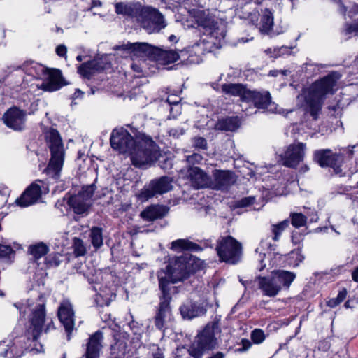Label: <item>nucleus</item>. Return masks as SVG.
Returning <instances> with one entry per match:
<instances>
[{
    "instance_id": "nucleus-41",
    "label": "nucleus",
    "mask_w": 358,
    "mask_h": 358,
    "mask_svg": "<svg viewBox=\"0 0 358 358\" xmlns=\"http://www.w3.org/2000/svg\"><path fill=\"white\" fill-rule=\"evenodd\" d=\"M251 339L255 343H261L265 339V335L262 330L256 329L251 334Z\"/></svg>"
},
{
    "instance_id": "nucleus-2",
    "label": "nucleus",
    "mask_w": 358,
    "mask_h": 358,
    "mask_svg": "<svg viewBox=\"0 0 358 358\" xmlns=\"http://www.w3.org/2000/svg\"><path fill=\"white\" fill-rule=\"evenodd\" d=\"M166 269V272L161 270L157 273L162 296L160 297L159 308L154 317L155 327L163 331L173 319L170 308L171 296L169 286L170 283H176L186 279L189 272L187 258L182 256L177 257L173 265L167 266Z\"/></svg>"
},
{
    "instance_id": "nucleus-46",
    "label": "nucleus",
    "mask_w": 358,
    "mask_h": 358,
    "mask_svg": "<svg viewBox=\"0 0 358 358\" xmlns=\"http://www.w3.org/2000/svg\"><path fill=\"white\" fill-rule=\"evenodd\" d=\"M356 64L358 66V57L355 60ZM346 92L355 94L353 98H358V83H352L345 90Z\"/></svg>"
},
{
    "instance_id": "nucleus-51",
    "label": "nucleus",
    "mask_w": 358,
    "mask_h": 358,
    "mask_svg": "<svg viewBox=\"0 0 358 358\" xmlns=\"http://www.w3.org/2000/svg\"><path fill=\"white\" fill-rule=\"evenodd\" d=\"M255 201V197H254V196L245 197V198L242 199L239 201V205L241 207H245V206H248L250 204L254 203Z\"/></svg>"
},
{
    "instance_id": "nucleus-64",
    "label": "nucleus",
    "mask_w": 358,
    "mask_h": 358,
    "mask_svg": "<svg viewBox=\"0 0 358 358\" xmlns=\"http://www.w3.org/2000/svg\"><path fill=\"white\" fill-rule=\"evenodd\" d=\"M76 59L79 62L82 61V56L81 55H78L76 57Z\"/></svg>"
},
{
    "instance_id": "nucleus-3",
    "label": "nucleus",
    "mask_w": 358,
    "mask_h": 358,
    "mask_svg": "<svg viewBox=\"0 0 358 358\" xmlns=\"http://www.w3.org/2000/svg\"><path fill=\"white\" fill-rule=\"evenodd\" d=\"M198 27L203 32L201 38L191 47H188L181 52L189 53V61L199 63L201 56L206 52L213 51L221 46V41L226 36L225 25L207 16H200L196 20Z\"/></svg>"
},
{
    "instance_id": "nucleus-1",
    "label": "nucleus",
    "mask_w": 358,
    "mask_h": 358,
    "mask_svg": "<svg viewBox=\"0 0 358 358\" xmlns=\"http://www.w3.org/2000/svg\"><path fill=\"white\" fill-rule=\"evenodd\" d=\"M110 145L120 153L129 154L132 164L139 168L150 165L159 156L158 147L150 136L140 134L134 140L123 128L113 131Z\"/></svg>"
},
{
    "instance_id": "nucleus-29",
    "label": "nucleus",
    "mask_w": 358,
    "mask_h": 358,
    "mask_svg": "<svg viewBox=\"0 0 358 358\" xmlns=\"http://www.w3.org/2000/svg\"><path fill=\"white\" fill-rule=\"evenodd\" d=\"M271 274L275 278L277 285H280V289L282 287L289 288L296 278V275L294 273L283 270L274 271Z\"/></svg>"
},
{
    "instance_id": "nucleus-5",
    "label": "nucleus",
    "mask_w": 358,
    "mask_h": 358,
    "mask_svg": "<svg viewBox=\"0 0 358 358\" xmlns=\"http://www.w3.org/2000/svg\"><path fill=\"white\" fill-rule=\"evenodd\" d=\"M27 306L31 311L29 332L33 340H36L43 331L48 332L54 329L53 322L52 319H46L45 301L43 296H38L35 301L29 299Z\"/></svg>"
},
{
    "instance_id": "nucleus-60",
    "label": "nucleus",
    "mask_w": 358,
    "mask_h": 358,
    "mask_svg": "<svg viewBox=\"0 0 358 358\" xmlns=\"http://www.w3.org/2000/svg\"><path fill=\"white\" fill-rule=\"evenodd\" d=\"M309 170V166L306 164L303 165L299 171L301 173H305Z\"/></svg>"
},
{
    "instance_id": "nucleus-4",
    "label": "nucleus",
    "mask_w": 358,
    "mask_h": 358,
    "mask_svg": "<svg viewBox=\"0 0 358 358\" xmlns=\"http://www.w3.org/2000/svg\"><path fill=\"white\" fill-rule=\"evenodd\" d=\"M341 78V74L338 71H331L305 89L298 96V99L304 100L306 113H309L313 120L318 118L324 97L336 90L337 83Z\"/></svg>"
},
{
    "instance_id": "nucleus-17",
    "label": "nucleus",
    "mask_w": 358,
    "mask_h": 358,
    "mask_svg": "<svg viewBox=\"0 0 358 358\" xmlns=\"http://www.w3.org/2000/svg\"><path fill=\"white\" fill-rule=\"evenodd\" d=\"M41 183H42L41 180H36L31 183L20 197L17 199L15 201L17 205L21 207H27L36 203L42 194Z\"/></svg>"
},
{
    "instance_id": "nucleus-59",
    "label": "nucleus",
    "mask_w": 358,
    "mask_h": 358,
    "mask_svg": "<svg viewBox=\"0 0 358 358\" xmlns=\"http://www.w3.org/2000/svg\"><path fill=\"white\" fill-rule=\"evenodd\" d=\"M83 93L79 90V89H76V92H74L72 98L73 99H76L78 97H80Z\"/></svg>"
},
{
    "instance_id": "nucleus-19",
    "label": "nucleus",
    "mask_w": 358,
    "mask_h": 358,
    "mask_svg": "<svg viewBox=\"0 0 358 358\" xmlns=\"http://www.w3.org/2000/svg\"><path fill=\"white\" fill-rule=\"evenodd\" d=\"M245 101L252 103L255 106L259 109H266L271 107L269 110L273 111L272 106L274 103L271 101V96L268 91L250 90L246 94Z\"/></svg>"
},
{
    "instance_id": "nucleus-55",
    "label": "nucleus",
    "mask_w": 358,
    "mask_h": 358,
    "mask_svg": "<svg viewBox=\"0 0 358 358\" xmlns=\"http://www.w3.org/2000/svg\"><path fill=\"white\" fill-rule=\"evenodd\" d=\"M346 294L347 292L345 290L341 291L336 297V299L338 300V302L341 303L346 297Z\"/></svg>"
},
{
    "instance_id": "nucleus-27",
    "label": "nucleus",
    "mask_w": 358,
    "mask_h": 358,
    "mask_svg": "<svg viewBox=\"0 0 358 358\" xmlns=\"http://www.w3.org/2000/svg\"><path fill=\"white\" fill-rule=\"evenodd\" d=\"M168 209L163 206H150L141 213V217L146 221H154L164 217Z\"/></svg>"
},
{
    "instance_id": "nucleus-48",
    "label": "nucleus",
    "mask_w": 358,
    "mask_h": 358,
    "mask_svg": "<svg viewBox=\"0 0 358 358\" xmlns=\"http://www.w3.org/2000/svg\"><path fill=\"white\" fill-rule=\"evenodd\" d=\"M257 259L259 264V266L258 267V269L259 271H262L266 267V263L265 262L266 254L259 252L257 255Z\"/></svg>"
},
{
    "instance_id": "nucleus-40",
    "label": "nucleus",
    "mask_w": 358,
    "mask_h": 358,
    "mask_svg": "<svg viewBox=\"0 0 358 358\" xmlns=\"http://www.w3.org/2000/svg\"><path fill=\"white\" fill-rule=\"evenodd\" d=\"M290 217L292 219V224L296 228L303 227L306 223V217L302 213H292Z\"/></svg>"
},
{
    "instance_id": "nucleus-23",
    "label": "nucleus",
    "mask_w": 358,
    "mask_h": 358,
    "mask_svg": "<svg viewBox=\"0 0 358 358\" xmlns=\"http://www.w3.org/2000/svg\"><path fill=\"white\" fill-rule=\"evenodd\" d=\"M103 333L97 331L88 339L85 352V358H99L101 350L103 348Z\"/></svg>"
},
{
    "instance_id": "nucleus-52",
    "label": "nucleus",
    "mask_w": 358,
    "mask_h": 358,
    "mask_svg": "<svg viewBox=\"0 0 358 358\" xmlns=\"http://www.w3.org/2000/svg\"><path fill=\"white\" fill-rule=\"evenodd\" d=\"M164 355L162 351L159 348H156L154 350L150 355H148L146 358H164Z\"/></svg>"
},
{
    "instance_id": "nucleus-54",
    "label": "nucleus",
    "mask_w": 358,
    "mask_h": 358,
    "mask_svg": "<svg viewBox=\"0 0 358 358\" xmlns=\"http://www.w3.org/2000/svg\"><path fill=\"white\" fill-rule=\"evenodd\" d=\"M339 303H341L340 302H338V300L335 298V299H330L328 302H327V305L328 306L331 307V308H334L336 307V306H338Z\"/></svg>"
},
{
    "instance_id": "nucleus-33",
    "label": "nucleus",
    "mask_w": 358,
    "mask_h": 358,
    "mask_svg": "<svg viewBox=\"0 0 358 358\" xmlns=\"http://www.w3.org/2000/svg\"><path fill=\"white\" fill-rule=\"evenodd\" d=\"M157 53V60L162 64H171L176 62L179 59V54L177 51L173 50H158L156 48Z\"/></svg>"
},
{
    "instance_id": "nucleus-38",
    "label": "nucleus",
    "mask_w": 358,
    "mask_h": 358,
    "mask_svg": "<svg viewBox=\"0 0 358 358\" xmlns=\"http://www.w3.org/2000/svg\"><path fill=\"white\" fill-rule=\"evenodd\" d=\"M180 101V99L176 96H170L166 99L170 106H173V107H171L170 113L174 117L180 113V106L178 105Z\"/></svg>"
},
{
    "instance_id": "nucleus-21",
    "label": "nucleus",
    "mask_w": 358,
    "mask_h": 358,
    "mask_svg": "<svg viewBox=\"0 0 358 358\" xmlns=\"http://www.w3.org/2000/svg\"><path fill=\"white\" fill-rule=\"evenodd\" d=\"M213 177L212 187L216 189L227 190L236 182L235 176L229 171L216 170L213 173Z\"/></svg>"
},
{
    "instance_id": "nucleus-50",
    "label": "nucleus",
    "mask_w": 358,
    "mask_h": 358,
    "mask_svg": "<svg viewBox=\"0 0 358 358\" xmlns=\"http://www.w3.org/2000/svg\"><path fill=\"white\" fill-rule=\"evenodd\" d=\"M15 350V348L12 345L9 347L8 348L6 349L4 351L1 352L0 355L3 357H8V358H12L14 357V350Z\"/></svg>"
},
{
    "instance_id": "nucleus-30",
    "label": "nucleus",
    "mask_w": 358,
    "mask_h": 358,
    "mask_svg": "<svg viewBox=\"0 0 358 358\" xmlns=\"http://www.w3.org/2000/svg\"><path fill=\"white\" fill-rule=\"evenodd\" d=\"M22 69L27 74L37 79H42L48 69L45 66L34 62L24 63Z\"/></svg>"
},
{
    "instance_id": "nucleus-35",
    "label": "nucleus",
    "mask_w": 358,
    "mask_h": 358,
    "mask_svg": "<svg viewBox=\"0 0 358 358\" xmlns=\"http://www.w3.org/2000/svg\"><path fill=\"white\" fill-rule=\"evenodd\" d=\"M289 221L285 220L277 224H272L270 227L272 234V239L274 241H278L282 232L289 227Z\"/></svg>"
},
{
    "instance_id": "nucleus-15",
    "label": "nucleus",
    "mask_w": 358,
    "mask_h": 358,
    "mask_svg": "<svg viewBox=\"0 0 358 358\" xmlns=\"http://www.w3.org/2000/svg\"><path fill=\"white\" fill-rule=\"evenodd\" d=\"M57 315L67 333L68 340L74 329L75 315L73 306L69 299H64L59 304Z\"/></svg>"
},
{
    "instance_id": "nucleus-12",
    "label": "nucleus",
    "mask_w": 358,
    "mask_h": 358,
    "mask_svg": "<svg viewBox=\"0 0 358 358\" xmlns=\"http://www.w3.org/2000/svg\"><path fill=\"white\" fill-rule=\"evenodd\" d=\"M313 160L321 167H330L336 174L342 176L343 158L341 155L335 154L329 149L317 150L313 153Z\"/></svg>"
},
{
    "instance_id": "nucleus-53",
    "label": "nucleus",
    "mask_w": 358,
    "mask_h": 358,
    "mask_svg": "<svg viewBox=\"0 0 358 358\" xmlns=\"http://www.w3.org/2000/svg\"><path fill=\"white\" fill-rule=\"evenodd\" d=\"M66 51L67 49L64 45H59L56 48V52L59 57H65Z\"/></svg>"
},
{
    "instance_id": "nucleus-26",
    "label": "nucleus",
    "mask_w": 358,
    "mask_h": 358,
    "mask_svg": "<svg viewBox=\"0 0 358 358\" xmlns=\"http://www.w3.org/2000/svg\"><path fill=\"white\" fill-rule=\"evenodd\" d=\"M222 92L225 94L239 96L242 101H245L247 99V93L249 90L240 83H226L223 84L221 87Z\"/></svg>"
},
{
    "instance_id": "nucleus-47",
    "label": "nucleus",
    "mask_w": 358,
    "mask_h": 358,
    "mask_svg": "<svg viewBox=\"0 0 358 358\" xmlns=\"http://www.w3.org/2000/svg\"><path fill=\"white\" fill-rule=\"evenodd\" d=\"M203 159V157L198 153H194L187 157V161L189 164H199Z\"/></svg>"
},
{
    "instance_id": "nucleus-39",
    "label": "nucleus",
    "mask_w": 358,
    "mask_h": 358,
    "mask_svg": "<svg viewBox=\"0 0 358 358\" xmlns=\"http://www.w3.org/2000/svg\"><path fill=\"white\" fill-rule=\"evenodd\" d=\"M73 252L76 257L84 256L87 252L83 241L79 238H73Z\"/></svg>"
},
{
    "instance_id": "nucleus-14",
    "label": "nucleus",
    "mask_w": 358,
    "mask_h": 358,
    "mask_svg": "<svg viewBox=\"0 0 358 358\" xmlns=\"http://www.w3.org/2000/svg\"><path fill=\"white\" fill-rule=\"evenodd\" d=\"M110 67V62L108 56L105 55L99 59H94L81 64L78 71L83 78L90 79L95 74L108 69Z\"/></svg>"
},
{
    "instance_id": "nucleus-56",
    "label": "nucleus",
    "mask_w": 358,
    "mask_h": 358,
    "mask_svg": "<svg viewBox=\"0 0 358 358\" xmlns=\"http://www.w3.org/2000/svg\"><path fill=\"white\" fill-rule=\"evenodd\" d=\"M352 278L355 282H358V266L352 271Z\"/></svg>"
},
{
    "instance_id": "nucleus-22",
    "label": "nucleus",
    "mask_w": 358,
    "mask_h": 358,
    "mask_svg": "<svg viewBox=\"0 0 358 358\" xmlns=\"http://www.w3.org/2000/svg\"><path fill=\"white\" fill-rule=\"evenodd\" d=\"M187 178L191 185L195 189L203 188L209 183L208 176L200 168L196 166L189 167L187 172Z\"/></svg>"
},
{
    "instance_id": "nucleus-6",
    "label": "nucleus",
    "mask_w": 358,
    "mask_h": 358,
    "mask_svg": "<svg viewBox=\"0 0 358 358\" xmlns=\"http://www.w3.org/2000/svg\"><path fill=\"white\" fill-rule=\"evenodd\" d=\"M46 139L51 152V158L45 171L49 177L57 179L59 177L64 160V145L59 134L53 129L46 134Z\"/></svg>"
},
{
    "instance_id": "nucleus-24",
    "label": "nucleus",
    "mask_w": 358,
    "mask_h": 358,
    "mask_svg": "<svg viewBox=\"0 0 358 358\" xmlns=\"http://www.w3.org/2000/svg\"><path fill=\"white\" fill-rule=\"evenodd\" d=\"M115 8L117 14L122 15L127 18L134 19L137 21L142 6L141 4L119 2L115 5Z\"/></svg>"
},
{
    "instance_id": "nucleus-34",
    "label": "nucleus",
    "mask_w": 358,
    "mask_h": 358,
    "mask_svg": "<svg viewBox=\"0 0 358 358\" xmlns=\"http://www.w3.org/2000/svg\"><path fill=\"white\" fill-rule=\"evenodd\" d=\"M171 249L174 251L193 250L197 251L201 249L199 245L189 241L186 239H178L171 243Z\"/></svg>"
},
{
    "instance_id": "nucleus-42",
    "label": "nucleus",
    "mask_w": 358,
    "mask_h": 358,
    "mask_svg": "<svg viewBox=\"0 0 358 358\" xmlns=\"http://www.w3.org/2000/svg\"><path fill=\"white\" fill-rule=\"evenodd\" d=\"M334 3L337 6L338 11L343 15H345V13L348 8V0H333Z\"/></svg>"
},
{
    "instance_id": "nucleus-45",
    "label": "nucleus",
    "mask_w": 358,
    "mask_h": 358,
    "mask_svg": "<svg viewBox=\"0 0 358 358\" xmlns=\"http://www.w3.org/2000/svg\"><path fill=\"white\" fill-rule=\"evenodd\" d=\"M345 31L348 34H353L355 36H358V19L352 24H346Z\"/></svg>"
},
{
    "instance_id": "nucleus-32",
    "label": "nucleus",
    "mask_w": 358,
    "mask_h": 358,
    "mask_svg": "<svg viewBox=\"0 0 358 358\" xmlns=\"http://www.w3.org/2000/svg\"><path fill=\"white\" fill-rule=\"evenodd\" d=\"M273 26V13L268 8L262 10L260 23L259 31L262 33L268 34Z\"/></svg>"
},
{
    "instance_id": "nucleus-61",
    "label": "nucleus",
    "mask_w": 358,
    "mask_h": 358,
    "mask_svg": "<svg viewBox=\"0 0 358 358\" xmlns=\"http://www.w3.org/2000/svg\"><path fill=\"white\" fill-rule=\"evenodd\" d=\"M92 8H93V7L100 6L101 5V3L98 0H92Z\"/></svg>"
},
{
    "instance_id": "nucleus-49",
    "label": "nucleus",
    "mask_w": 358,
    "mask_h": 358,
    "mask_svg": "<svg viewBox=\"0 0 358 358\" xmlns=\"http://www.w3.org/2000/svg\"><path fill=\"white\" fill-rule=\"evenodd\" d=\"M169 134L170 136L174 138H179L180 136L185 134V130L180 127L171 128L169 131Z\"/></svg>"
},
{
    "instance_id": "nucleus-8",
    "label": "nucleus",
    "mask_w": 358,
    "mask_h": 358,
    "mask_svg": "<svg viewBox=\"0 0 358 358\" xmlns=\"http://www.w3.org/2000/svg\"><path fill=\"white\" fill-rule=\"evenodd\" d=\"M242 245L231 236L220 237L217 241L216 250L222 262L236 264L242 256Z\"/></svg>"
},
{
    "instance_id": "nucleus-43",
    "label": "nucleus",
    "mask_w": 358,
    "mask_h": 358,
    "mask_svg": "<svg viewBox=\"0 0 358 358\" xmlns=\"http://www.w3.org/2000/svg\"><path fill=\"white\" fill-rule=\"evenodd\" d=\"M193 145L196 148L200 149H206L207 148V141L206 140L200 136L194 137L192 139Z\"/></svg>"
},
{
    "instance_id": "nucleus-37",
    "label": "nucleus",
    "mask_w": 358,
    "mask_h": 358,
    "mask_svg": "<svg viewBox=\"0 0 358 358\" xmlns=\"http://www.w3.org/2000/svg\"><path fill=\"white\" fill-rule=\"evenodd\" d=\"M90 237L91 243L95 249L99 248L103 245V232L102 229L94 227L90 230Z\"/></svg>"
},
{
    "instance_id": "nucleus-20",
    "label": "nucleus",
    "mask_w": 358,
    "mask_h": 358,
    "mask_svg": "<svg viewBox=\"0 0 358 358\" xmlns=\"http://www.w3.org/2000/svg\"><path fill=\"white\" fill-rule=\"evenodd\" d=\"M42 79L43 81L38 87L44 91L54 92L62 86V74L59 70L47 69Z\"/></svg>"
},
{
    "instance_id": "nucleus-57",
    "label": "nucleus",
    "mask_w": 358,
    "mask_h": 358,
    "mask_svg": "<svg viewBox=\"0 0 358 358\" xmlns=\"http://www.w3.org/2000/svg\"><path fill=\"white\" fill-rule=\"evenodd\" d=\"M208 358H224V354L221 352H217Z\"/></svg>"
},
{
    "instance_id": "nucleus-11",
    "label": "nucleus",
    "mask_w": 358,
    "mask_h": 358,
    "mask_svg": "<svg viewBox=\"0 0 358 358\" xmlns=\"http://www.w3.org/2000/svg\"><path fill=\"white\" fill-rule=\"evenodd\" d=\"M306 151V144L296 142L288 145L283 153L280 155L282 164L286 167L296 169L303 162Z\"/></svg>"
},
{
    "instance_id": "nucleus-63",
    "label": "nucleus",
    "mask_w": 358,
    "mask_h": 358,
    "mask_svg": "<svg viewBox=\"0 0 358 358\" xmlns=\"http://www.w3.org/2000/svg\"><path fill=\"white\" fill-rule=\"evenodd\" d=\"M87 279H88V281L90 283H96L97 282V279H94L93 278H90L87 276Z\"/></svg>"
},
{
    "instance_id": "nucleus-7",
    "label": "nucleus",
    "mask_w": 358,
    "mask_h": 358,
    "mask_svg": "<svg viewBox=\"0 0 358 358\" xmlns=\"http://www.w3.org/2000/svg\"><path fill=\"white\" fill-rule=\"evenodd\" d=\"M218 327L215 324H208L196 336L190 345L189 354L194 358H201L206 353L214 349L217 345L216 332Z\"/></svg>"
},
{
    "instance_id": "nucleus-10",
    "label": "nucleus",
    "mask_w": 358,
    "mask_h": 358,
    "mask_svg": "<svg viewBox=\"0 0 358 358\" xmlns=\"http://www.w3.org/2000/svg\"><path fill=\"white\" fill-rule=\"evenodd\" d=\"M172 178L168 176L152 180L141 190L138 197L142 201H148L150 198L166 193L172 189Z\"/></svg>"
},
{
    "instance_id": "nucleus-28",
    "label": "nucleus",
    "mask_w": 358,
    "mask_h": 358,
    "mask_svg": "<svg viewBox=\"0 0 358 358\" xmlns=\"http://www.w3.org/2000/svg\"><path fill=\"white\" fill-rule=\"evenodd\" d=\"M180 310L182 317L189 320L202 315L206 312L201 306L191 301L181 306Z\"/></svg>"
},
{
    "instance_id": "nucleus-44",
    "label": "nucleus",
    "mask_w": 358,
    "mask_h": 358,
    "mask_svg": "<svg viewBox=\"0 0 358 358\" xmlns=\"http://www.w3.org/2000/svg\"><path fill=\"white\" fill-rule=\"evenodd\" d=\"M14 250L10 246L8 245H0V257H10L11 255H14Z\"/></svg>"
},
{
    "instance_id": "nucleus-58",
    "label": "nucleus",
    "mask_w": 358,
    "mask_h": 358,
    "mask_svg": "<svg viewBox=\"0 0 358 358\" xmlns=\"http://www.w3.org/2000/svg\"><path fill=\"white\" fill-rule=\"evenodd\" d=\"M131 68L136 72L140 73V72L142 71V69H141V66L138 64H134V63L132 64H131Z\"/></svg>"
},
{
    "instance_id": "nucleus-31",
    "label": "nucleus",
    "mask_w": 358,
    "mask_h": 358,
    "mask_svg": "<svg viewBox=\"0 0 358 358\" xmlns=\"http://www.w3.org/2000/svg\"><path fill=\"white\" fill-rule=\"evenodd\" d=\"M240 127V120L238 117H229L219 120L215 125L217 130L234 131Z\"/></svg>"
},
{
    "instance_id": "nucleus-62",
    "label": "nucleus",
    "mask_w": 358,
    "mask_h": 358,
    "mask_svg": "<svg viewBox=\"0 0 358 358\" xmlns=\"http://www.w3.org/2000/svg\"><path fill=\"white\" fill-rule=\"evenodd\" d=\"M169 39L171 42H176L177 41V38L175 35H171L169 36Z\"/></svg>"
},
{
    "instance_id": "nucleus-9",
    "label": "nucleus",
    "mask_w": 358,
    "mask_h": 358,
    "mask_svg": "<svg viewBox=\"0 0 358 358\" xmlns=\"http://www.w3.org/2000/svg\"><path fill=\"white\" fill-rule=\"evenodd\" d=\"M137 22L148 34L158 33L167 25L164 15L151 6H142Z\"/></svg>"
},
{
    "instance_id": "nucleus-36",
    "label": "nucleus",
    "mask_w": 358,
    "mask_h": 358,
    "mask_svg": "<svg viewBox=\"0 0 358 358\" xmlns=\"http://www.w3.org/2000/svg\"><path fill=\"white\" fill-rule=\"evenodd\" d=\"M48 252V247L43 243H38L29 247V252L36 260L45 255Z\"/></svg>"
},
{
    "instance_id": "nucleus-18",
    "label": "nucleus",
    "mask_w": 358,
    "mask_h": 358,
    "mask_svg": "<svg viewBox=\"0 0 358 358\" xmlns=\"http://www.w3.org/2000/svg\"><path fill=\"white\" fill-rule=\"evenodd\" d=\"M4 123L15 131H21L25 127L26 113L17 108H11L3 115Z\"/></svg>"
},
{
    "instance_id": "nucleus-16",
    "label": "nucleus",
    "mask_w": 358,
    "mask_h": 358,
    "mask_svg": "<svg viewBox=\"0 0 358 358\" xmlns=\"http://www.w3.org/2000/svg\"><path fill=\"white\" fill-rule=\"evenodd\" d=\"M115 50H127L129 52L132 58H142L151 57L156 52V48L147 43H130L116 45L114 47Z\"/></svg>"
},
{
    "instance_id": "nucleus-13",
    "label": "nucleus",
    "mask_w": 358,
    "mask_h": 358,
    "mask_svg": "<svg viewBox=\"0 0 358 358\" xmlns=\"http://www.w3.org/2000/svg\"><path fill=\"white\" fill-rule=\"evenodd\" d=\"M95 190L94 185L85 186L76 195L71 196L68 199L69 206L76 214H83L90 206V200Z\"/></svg>"
},
{
    "instance_id": "nucleus-25",
    "label": "nucleus",
    "mask_w": 358,
    "mask_h": 358,
    "mask_svg": "<svg viewBox=\"0 0 358 358\" xmlns=\"http://www.w3.org/2000/svg\"><path fill=\"white\" fill-rule=\"evenodd\" d=\"M258 280L259 289L267 296L273 297L281 290L272 274L269 277H259Z\"/></svg>"
}]
</instances>
